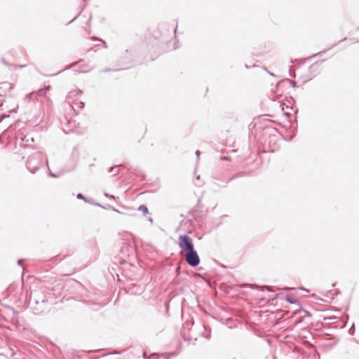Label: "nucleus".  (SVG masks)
<instances>
[{
	"mask_svg": "<svg viewBox=\"0 0 359 359\" xmlns=\"http://www.w3.org/2000/svg\"><path fill=\"white\" fill-rule=\"evenodd\" d=\"M43 157L41 152H36L29 156L26 163L27 168L32 173H35L42 164Z\"/></svg>",
	"mask_w": 359,
	"mask_h": 359,
	"instance_id": "obj_2",
	"label": "nucleus"
},
{
	"mask_svg": "<svg viewBox=\"0 0 359 359\" xmlns=\"http://www.w3.org/2000/svg\"><path fill=\"white\" fill-rule=\"evenodd\" d=\"M80 156L79 149L77 146L74 147L72 149L71 158L74 162L76 163L79 161Z\"/></svg>",
	"mask_w": 359,
	"mask_h": 359,
	"instance_id": "obj_6",
	"label": "nucleus"
},
{
	"mask_svg": "<svg viewBox=\"0 0 359 359\" xmlns=\"http://www.w3.org/2000/svg\"><path fill=\"white\" fill-rule=\"evenodd\" d=\"M104 196L107 197V198H113L114 199L115 197L113 196V195H109V194L107 193H104Z\"/></svg>",
	"mask_w": 359,
	"mask_h": 359,
	"instance_id": "obj_26",
	"label": "nucleus"
},
{
	"mask_svg": "<svg viewBox=\"0 0 359 359\" xmlns=\"http://www.w3.org/2000/svg\"><path fill=\"white\" fill-rule=\"evenodd\" d=\"M290 76L292 77H295V74L293 72H291V69L290 70Z\"/></svg>",
	"mask_w": 359,
	"mask_h": 359,
	"instance_id": "obj_35",
	"label": "nucleus"
},
{
	"mask_svg": "<svg viewBox=\"0 0 359 359\" xmlns=\"http://www.w3.org/2000/svg\"><path fill=\"white\" fill-rule=\"evenodd\" d=\"M324 319L325 320L329 321L327 323H325L324 326L328 325L329 327L336 329H342L345 327L348 321V317H345V318H343L337 316H330L325 318Z\"/></svg>",
	"mask_w": 359,
	"mask_h": 359,
	"instance_id": "obj_3",
	"label": "nucleus"
},
{
	"mask_svg": "<svg viewBox=\"0 0 359 359\" xmlns=\"http://www.w3.org/2000/svg\"><path fill=\"white\" fill-rule=\"evenodd\" d=\"M277 133L274 128H267L265 130L264 135L268 134L269 137L271 139H276L278 135H276L275 133Z\"/></svg>",
	"mask_w": 359,
	"mask_h": 359,
	"instance_id": "obj_8",
	"label": "nucleus"
},
{
	"mask_svg": "<svg viewBox=\"0 0 359 359\" xmlns=\"http://www.w3.org/2000/svg\"><path fill=\"white\" fill-rule=\"evenodd\" d=\"M242 176H243V172H239V173H237V174L233 175V176H231V177L228 180V181H226V182H225V184H224L222 187H226L227 184H228L229 182H231V180H234V179H236V178H237V177H242Z\"/></svg>",
	"mask_w": 359,
	"mask_h": 359,
	"instance_id": "obj_11",
	"label": "nucleus"
},
{
	"mask_svg": "<svg viewBox=\"0 0 359 359\" xmlns=\"http://www.w3.org/2000/svg\"><path fill=\"white\" fill-rule=\"evenodd\" d=\"M1 142V137H0V143Z\"/></svg>",
	"mask_w": 359,
	"mask_h": 359,
	"instance_id": "obj_51",
	"label": "nucleus"
},
{
	"mask_svg": "<svg viewBox=\"0 0 359 359\" xmlns=\"http://www.w3.org/2000/svg\"><path fill=\"white\" fill-rule=\"evenodd\" d=\"M29 306L34 313L36 315L45 314L49 311L48 299L38 291L32 293Z\"/></svg>",
	"mask_w": 359,
	"mask_h": 359,
	"instance_id": "obj_1",
	"label": "nucleus"
},
{
	"mask_svg": "<svg viewBox=\"0 0 359 359\" xmlns=\"http://www.w3.org/2000/svg\"><path fill=\"white\" fill-rule=\"evenodd\" d=\"M348 332L351 335H353L355 332V327L354 325H352V327L349 329Z\"/></svg>",
	"mask_w": 359,
	"mask_h": 359,
	"instance_id": "obj_24",
	"label": "nucleus"
},
{
	"mask_svg": "<svg viewBox=\"0 0 359 359\" xmlns=\"http://www.w3.org/2000/svg\"><path fill=\"white\" fill-rule=\"evenodd\" d=\"M138 210L142 212L144 215L149 212V210L145 205H140L138 208Z\"/></svg>",
	"mask_w": 359,
	"mask_h": 359,
	"instance_id": "obj_14",
	"label": "nucleus"
},
{
	"mask_svg": "<svg viewBox=\"0 0 359 359\" xmlns=\"http://www.w3.org/2000/svg\"><path fill=\"white\" fill-rule=\"evenodd\" d=\"M118 353H120V352L116 351V352H114V353H109V354H107V355H111V354H118Z\"/></svg>",
	"mask_w": 359,
	"mask_h": 359,
	"instance_id": "obj_39",
	"label": "nucleus"
},
{
	"mask_svg": "<svg viewBox=\"0 0 359 359\" xmlns=\"http://www.w3.org/2000/svg\"><path fill=\"white\" fill-rule=\"evenodd\" d=\"M23 262H24V259H20L18 261V264L20 265V266H22Z\"/></svg>",
	"mask_w": 359,
	"mask_h": 359,
	"instance_id": "obj_27",
	"label": "nucleus"
},
{
	"mask_svg": "<svg viewBox=\"0 0 359 359\" xmlns=\"http://www.w3.org/2000/svg\"><path fill=\"white\" fill-rule=\"evenodd\" d=\"M10 116V114H1L0 115V123L5 118H7V117H9Z\"/></svg>",
	"mask_w": 359,
	"mask_h": 359,
	"instance_id": "obj_20",
	"label": "nucleus"
},
{
	"mask_svg": "<svg viewBox=\"0 0 359 359\" xmlns=\"http://www.w3.org/2000/svg\"><path fill=\"white\" fill-rule=\"evenodd\" d=\"M316 64H317V62H315V63L312 64V65L309 67V70L310 72H311L313 69H315V68L316 67Z\"/></svg>",
	"mask_w": 359,
	"mask_h": 359,
	"instance_id": "obj_25",
	"label": "nucleus"
},
{
	"mask_svg": "<svg viewBox=\"0 0 359 359\" xmlns=\"http://www.w3.org/2000/svg\"><path fill=\"white\" fill-rule=\"evenodd\" d=\"M335 46V45H333L332 47H330L327 50L332 49V47Z\"/></svg>",
	"mask_w": 359,
	"mask_h": 359,
	"instance_id": "obj_47",
	"label": "nucleus"
},
{
	"mask_svg": "<svg viewBox=\"0 0 359 359\" xmlns=\"http://www.w3.org/2000/svg\"><path fill=\"white\" fill-rule=\"evenodd\" d=\"M223 159H224V160H228V157L224 156V157L223 158Z\"/></svg>",
	"mask_w": 359,
	"mask_h": 359,
	"instance_id": "obj_44",
	"label": "nucleus"
},
{
	"mask_svg": "<svg viewBox=\"0 0 359 359\" xmlns=\"http://www.w3.org/2000/svg\"><path fill=\"white\" fill-rule=\"evenodd\" d=\"M92 39H93V41H102V42H103V43H104V48H107V44H106V42H105V41H102V39H99V38H97V37H95V36H94V37H93Z\"/></svg>",
	"mask_w": 359,
	"mask_h": 359,
	"instance_id": "obj_21",
	"label": "nucleus"
},
{
	"mask_svg": "<svg viewBox=\"0 0 359 359\" xmlns=\"http://www.w3.org/2000/svg\"><path fill=\"white\" fill-rule=\"evenodd\" d=\"M185 259L191 267H196L200 264V257L195 249L186 252Z\"/></svg>",
	"mask_w": 359,
	"mask_h": 359,
	"instance_id": "obj_5",
	"label": "nucleus"
},
{
	"mask_svg": "<svg viewBox=\"0 0 359 359\" xmlns=\"http://www.w3.org/2000/svg\"><path fill=\"white\" fill-rule=\"evenodd\" d=\"M1 62H2L4 64L6 65H9V64H8V63H7V62L4 60V59H2V60H1Z\"/></svg>",
	"mask_w": 359,
	"mask_h": 359,
	"instance_id": "obj_38",
	"label": "nucleus"
},
{
	"mask_svg": "<svg viewBox=\"0 0 359 359\" xmlns=\"http://www.w3.org/2000/svg\"><path fill=\"white\" fill-rule=\"evenodd\" d=\"M114 69H110V68H104L103 69H102L100 72L102 73H107V72H113Z\"/></svg>",
	"mask_w": 359,
	"mask_h": 359,
	"instance_id": "obj_22",
	"label": "nucleus"
},
{
	"mask_svg": "<svg viewBox=\"0 0 359 359\" xmlns=\"http://www.w3.org/2000/svg\"><path fill=\"white\" fill-rule=\"evenodd\" d=\"M50 89V86H46L44 88L38 90L37 93L39 95H44Z\"/></svg>",
	"mask_w": 359,
	"mask_h": 359,
	"instance_id": "obj_12",
	"label": "nucleus"
},
{
	"mask_svg": "<svg viewBox=\"0 0 359 359\" xmlns=\"http://www.w3.org/2000/svg\"><path fill=\"white\" fill-rule=\"evenodd\" d=\"M76 18H77V16L74 17V18L72 21H70V22H69V23H71L72 21H74L75 19H76Z\"/></svg>",
	"mask_w": 359,
	"mask_h": 359,
	"instance_id": "obj_42",
	"label": "nucleus"
},
{
	"mask_svg": "<svg viewBox=\"0 0 359 359\" xmlns=\"http://www.w3.org/2000/svg\"><path fill=\"white\" fill-rule=\"evenodd\" d=\"M271 140H269V145L271 144Z\"/></svg>",
	"mask_w": 359,
	"mask_h": 359,
	"instance_id": "obj_50",
	"label": "nucleus"
},
{
	"mask_svg": "<svg viewBox=\"0 0 359 359\" xmlns=\"http://www.w3.org/2000/svg\"><path fill=\"white\" fill-rule=\"evenodd\" d=\"M17 110H18V107H15V108H14V109H12V110H10V111H9V113H10V114H11V113H13V112H15H15H17Z\"/></svg>",
	"mask_w": 359,
	"mask_h": 359,
	"instance_id": "obj_30",
	"label": "nucleus"
},
{
	"mask_svg": "<svg viewBox=\"0 0 359 359\" xmlns=\"http://www.w3.org/2000/svg\"><path fill=\"white\" fill-rule=\"evenodd\" d=\"M304 313H306V314L307 316H309V313H308V311H304Z\"/></svg>",
	"mask_w": 359,
	"mask_h": 359,
	"instance_id": "obj_45",
	"label": "nucleus"
},
{
	"mask_svg": "<svg viewBox=\"0 0 359 359\" xmlns=\"http://www.w3.org/2000/svg\"><path fill=\"white\" fill-rule=\"evenodd\" d=\"M286 300L290 302V304H294L296 303L297 301L295 298L291 297V296H286Z\"/></svg>",
	"mask_w": 359,
	"mask_h": 359,
	"instance_id": "obj_18",
	"label": "nucleus"
},
{
	"mask_svg": "<svg viewBox=\"0 0 359 359\" xmlns=\"http://www.w3.org/2000/svg\"><path fill=\"white\" fill-rule=\"evenodd\" d=\"M290 83L291 85V86L293 87V88L296 87V85H297L296 81H292V80H290L289 79H287L283 80L282 81L279 82L277 84V86H279V85H280L281 83Z\"/></svg>",
	"mask_w": 359,
	"mask_h": 359,
	"instance_id": "obj_13",
	"label": "nucleus"
},
{
	"mask_svg": "<svg viewBox=\"0 0 359 359\" xmlns=\"http://www.w3.org/2000/svg\"><path fill=\"white\" fill-rule=\"evenodd\" d=\"M328 340L330 341V342H329L327 346H330V347H332L334 346V345H336L337 344V342L339 341V339L338 337H330L328 339Z\"/></svg>",
	"mask_w": 359,
	"mask_h": 359,
	"instance_id": "obj_10",
	"label": "nucleus"
},
{
	"mask_svg": "<svg viewBox=\"0 0 359 359\" xmlns=\"http://www.w3.org/2000/svg\"><path fill=\"white\" fill-rule=\"evenodd\" d=\"M177 25H176L175 28L173 29V34H174V36H175V38L176 39V32H177Z\"/></svg>",
	"mask_w": 359,
	"mask_h": 359,
	"instance_id": "obj_31",
	"label": "nucleus"
},
{
	"mask_svg": "<svg viewBox=\"0 0 359 359\" xmlns=\"http://www.w3.org/2000/svg\"><path fill=\"white\" fill-rule=\"evenodd\" d=\"M164 33L161 39L163 43L168 42V39L172 36V32L170 29H164Z\"/></svg>",
	"mask_w": 359,
	"mask_h": 359,
	"instance_id": "obj_7",
	"label": "nucleus"
},
{
	"mask_svg": "<svg viewBox=\"0 0 359 359\" xmlns=\"http://www.w3.org/2000/svg\"><path fill=\"white\" fill-rule=\"evenodd\" d=\"M49 175L53 177H57V175L51 172H49Z\"/></svg>",
	"mask_w": 359,
	"mask_h": 359,
	"instance_id": "obj_34",
	"label": "nucleus"
},
{
	"mask_svg": "<svg viewBox=\"0 0 359 359\" xmlns=\"http://www.w3.org/2000/svg\"><path fill=\"white\" fill-rule=\"evenodd\" d=\"M271 76H274V74L273 73H271V72H269Z\"/></svg>",
	"mask_w": 359,
	"mask_h": 359,
	"instance_id": "obj_48",
	"label": "nucleus"
},
{
	"mask_svg": "<svg viewBox=\"0 0 359 359\" xmlns=\"http://www.w3.org/2000/svg\"><path fill=\"white\" fill-rule=\"evenodd\" d=\"M82 90L77 89L69 93V97L76 96L82 94Z\"/></svg>",
	"mask_w": 359,
	"mask_h": 359,
	"instance_id": "obj_15",
	"label": "nucleus"
},
{
	"mask_svg": "<svg viewBox=\"0 0 359 359\" xmlns=\"http://www.w3.org/2000/svg\"><path fill=\"white\" fill-rule=\"evenodd\" d=\"M326 51H327V50H323V51H320V52H319V53H316V54H314V55H313L312 56L309 57V59H311V58H312V57H315L318 56V55H323V53H325Z\"/></svg>",
	"mask_w": 359,
	"mask_h": 359,
	"instance_id": "obj_19",
	"label": "nucleus"
},
{
	"mask_svg": "<svg viewBox=\"0 0 359 359\" xmlns=\"http://www.w3.org/2000/svg\"><path fill=\"white\" fill-rule=\"evenodd\" d=\"M290 76L292 77H295V74L293 72H291V69L290 70Z\"/></svg>",
	"mask_w": 359,
	"mask_h": 359,
	"instance_id": "obj_36",
	"label": "nucleus"
},
{
	"mask_svg": "<svg viewBox=\"0 0 359 359\" xmlns=\"http://www.w3.org/2000/svg\"><path fill=\"white\" fill-rule=\"evenodd\" d=\"M257 287H258V286H257V285H252L251 286V288H252V289H254V288H257Z\"/></svg>",
	"mask_w": 359,
	"mask_h": 359,
	"instance_id": "obj_40",
	"label": "nucleus"
},
{
	"mask_svg": "<svg viewBox=\"0 0 359 359\" xmlns=\"http://www.w3.org/2000/svg\"><path fill=\"white\" fill-rule=\"evenodd\" d=\"M76 198L79 200H83L86 203H90V201L87 199L82 194L79 193L77 194Z\"/></svg>",
	"mask_w": 359,
	"mask_h": 359,
	"instance_id": "obj_17",
	"label": "nucleus"
},
{
	"mask_svg": "<svg viewBox=\"0 0 359 359\" xmlns=\"http://www.w3.org/2000/svg\"><path fill=\"white\" fill-rule=\"evenodd\" d=\"M165 355H167V358H169L170 356L175 355V353H165Z\"/></svg>",
	"mask_w": 359,
	"mask_h": 359,
	"instance_id": "obj_28",
	"label": "nucleus"
},
{
	"mask_svg": "<svg viewBox=\"0 0 359 359\" xmlns=\"http://www.w3.org/2000/svg\"><path fill=\"white\" fill-rule=\"evenodd\" d=\"M177 43H178V41H176L175 43V46L173 47L174 50L177 49L179 47L178 46H177Z\"/></svg>",
	"mask_w": 359,
	"mask_h": 359,
	"instance_id": "obj_33",
	"label": "nucleus"
},
{
	"mask_svg": "<svg viewBox=\"0 0 359 359\" xmlns=\"http://www.w3.org/2000/svg\"><path fill=\"white\" fill-rule=\"evenodd\" d=\"M178 245L182 250L189 251L194 249L191 238L187 235H180L178 238Z\"/></svg>",
	"mask_w": 359,
	"mask_h": 359,
	"instance_id": "obj_4",
	"label": "nucleus"
},
{
	"mask_svg": "<svg viewBox=\"0 0 359 359\" xmlns=\"http://www.w3.org/2000/svg\"><path fill=\"white\" fill-rule=\"evenodd\" d=\"M26 67V65H19L15 66L16 68L22 69L23 67Z\"/></svg>",
	"mask_w": 359,
	"mask_h": 359,
	"instance_id": "obj_29",
	"label": "nucleus"
},
{
	"mask_svg": "<svg viewBox=\"0 0 359 359\" xmlns=\"http://www.w3.org/2000/svg\"><path fill=\"white\" fill-rule=\"evenodd\" d=\"M76 65V63H73L71 66H68L67 67H66L65 69H69L70 67L74 66Z\"/></svg>",
	"mask_w": 359,
	"mask_h": 359,
	"instance_id": "obj_37",
	"label": "nucleus"
},
{
	"mask_svg": "<svg viewBox=\"0 0 359 359\" xmlns=\"http://www.w3.org/2000/svg\"><path fill=\"white\" fill-rule=\"evenodd\" d=\"M266 288H267V290H268V291H269V292L271 291V289H270V288H271V287H270V286H266Z\"/></svg>",
	"mask_w": 359,
	"mask_h": 359,
	"instance_id": "obj_41",
	"label": "nucleus"
},
{
	"mask_svg": "<svg viewBox=\"0 0 359 359\" xmlns=\"http://www.w3.org/2000/svg\"><path fill=\"white\" fill-rule=\"evenodd\" d=\"M113 210H114V211H116V212H119V211H118V210H116L115 208H113Z\"/></svg>",
	"mask_w": 359,
	"mask_h": 359,
	"instance_id": "obj_46",
	"label": "nucleus"
},
{
	"mask_svg": "<svg viewBox=\"0 0 359 359\" xmlns=\"http://www.w3.org/2000/svg\"><path fill=\"white\" fill-rule=\"evenodd\" d=\"M195 154L196 156H197V158H199V156L201 154V152L199 150H197L196 152H195Z\"/></svg>",
	"mask_w": 359,
	"mask_h": 359,
	"instance_id": "obj_32",
	"label": "nucleus"
},
{
	"mask_svg": "<svg viewBox=\"0 0 359 359\" xmlns=\"http://www.w3.org/2000/svg\"><path fill=\"white\" fill-rule=\"evenodd\" d=\"M311 78L307 79L305 81V82H306V81H309V80H311Z\"/></svg>",
	"mask_w": 359,
	"mask_h": 359,
	"instance_id": "obj_43",
	"label": "nucleus"
},
{
	"mask_svg": "<svg viewBox=\"0 0 359 359\" xmlns=\"http://www.w3.org/2000/svg\"><path fill=\"white\" fill-rule=\"evenodd\" d=\"M76 104L77 105V107L81 109L83 108L85 106V103L81 101L79 102L78 103H76Z\"/></svg>",
	"mask_w": 359,
	"mask_h": 359,
	"instance_id": "obj_23",
	"label": "nucleus"
},
{
	"mask_svg": "<svg viewBox=\"0 0 359 359\" xmlns=\"http://www.w3.org/2000/svg\"><path fill=\"white\" fill-rule=\"evenodd\" d=\"M64 70H65V69H63V71H64ZM59 73H61V71H59V72H58V74H59ZM56 74H57V73Z\"/></svg>",
	"mask_w": 359,
	"mask_h": 359,
	"instance_id": "obj_49",
	"label": "nucleus"
},
{
	"mask_svg": "<svg viewBox=\"0 0 359 359\" xmlns=\"http://www.w3.org/2000/svg\"><path fill=\"white\" fill-rule=\"evenodd\" d=\"M204 332L201 333V336L205 337L207 339H210L211 337V331L210 328H207L205 326H203Z\"/></svg>",
	"mask_w": 359,
	"mask_h": 359,
	"instance_id": "obj_9",
	"label": "nucleus"
},
{
	"mask_svg": "<svg viewBox=\"0 0 359 359\" xmlns=\"http://www.w3.org/2000/svg\"><path fill=\"white\" fill-rule=\"evenodd\" d=\"M109 172L114 173V175H118L119 172L117 166H112L109 169Z\"/></svg>",
	"mask_w": 359,
	"mask_h": 359,
	"instance_id": "obj_16",
	"label": "nucleus"
}]
</instances>
